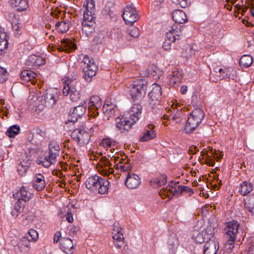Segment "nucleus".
<instances>
[{"label":"nucleus","instance_id":"obj_16","mask_svg":"<svg viewBox=\"0 0 254 254\" xmlns=\"http://www.w3.org/2000/svg\"><path fill=\"white\" fill-rule=\"evenodd\" d=\"M86 104H82L74 108L73 111L70 113L69 116L71 119L69 120L70 122H75L77 119L83 116L86 111Z\"/></svg>","mask_w":254,"mask_h":254},{"label":"nucleus","instance_id":"obj_32","mask_svg":"<svg viewBox=\"0 0 254 254\" xmlns=\"http://www.w3.org/2000/svg\"><path fill=\"white\" fill-rule=\"evenodd\" d=\"M240 193L243 195L248 194L253 189V186L251 183L244 181L240 185Z\"/></svg>","mask_w":254,"mask_h":254},{"label":"nucleus","instance_id":"obj_20","mask_svg":"<svg viewBox=\"0 0 254 254\" xmlns=\"http://www.w3.org/2000/svg\"><path fill=\"white\" fill-rule=\"evenodd\" d=\"M33 188L37 191L42 190L46 186L44 176L41 174H37L33 181Z\"/></svg>","mask_w":254,"mask_h":254},{"label":"nucleus","instance_id":"obj_4","mask_svg":"<svg viewBox=\"0 0 254 254\" xmlns=\"http://www.w3.org/2000/svg\"><path fill=\"white\" fill-rule=\"evenodd\" d=\"M79 59L81 63L87 65L86 67L83 69L84 72L83 78L86 81L90 82L92 77L96 74L98 68V66L95 64L94 60L87 55H81L79 56Z\"/></svg>","mask_w":254,"mask_h":254},{"label":"nucleus","instance_id":"obj_57","mask_svg":"<svg viewBox=\"0 0 254 254\" xmlns=\"http://www.w3.org/2000/svg\"><path fill=\"white\" fill-rule=\"evenodd\" d=\"M100 162L101 163V165L102 167H110L112 166L111 163L109 161V160L106 157L104 156L100 158Z\"/></svg>","mask_w":254,"mask_h":254},{"label":"nucleus","instance_id":"obj_36","mask_svg":"<svg viewBox=\"0 0 254 254\" xmlns=\"http://www.w3.org/2000/svg\"><path fill=\"white\" fill-rule=\"evenodd\" d=\"M86 9L84 12H89L91 14H94L95 10V3L93 0H86L83 5Z\"/></svg>","mask_w":254,"mask_h":254},{"label":"nucleus","instance_id":"obj_31","mask_svg":"<svg viewBox=\"0 0 254 254\" xmlns=\"http://www.w3.org/2000/svg\"><path fill=\"white\" fill-rule=\"evenodd\" d=\"M31 164V160L29 159L22 160L20 161L17 167V171L19 172V174L23 175L26 173L27 170L29 168Z\"/></svg>","mask_w":254,"mask_h":254},{"label":"nucleus","instance_id":"obj_61","mask_svg":"<svg viewBox=\"0 0 254 254\" xmlns=\"http://www.w3.org/2000/svg\"><path fill=\"white\" fill-rule=\"evenodd\" d=\"M66 219L69 223H72L73 221V218L71 212L67 213Z\"/></svg>","mask_w":254,"mask_h":254},{"label":"nucleus","instance_id":"obj_30","mask_svg":"<svg viewBox=\"0 0 254 254\" xmlns=\"http://www.w3.org/2000/svg\"><path fill=\"white\" fill-rule=\"evenodd\" d=\"M171 183L174 185H172L171 186L169 185L166 188H163L160 191L159 193L161 196H162V195L164 194L165 196L169 197H170V195H171V197H172L173 196H177V195L173 194L174 192V190H173V189L175 188V186H176L177 184L179 183V182H176L175 181H172L171 182Z\"/></svg>","mask_w":254,"mask_h":254},{"label":"nucleus","instance_id":"obj_18","mask_svg":"<svg viewBox=\"0 0 254 254\" xmlns=\"http://www.w3.org/2000/svg\"><path fill=\"white\" fill-rule=\"evenodd\" d=\"M141 183L139 177L136 174H128L126 181V186L130 189H134Z\"/></svg>","mask_w":254,"mask_h":254},{"label":"nucleus","instance_id":"obj_64","mask_svg":"<svg viewBox=\"0 0 254 254\" xmlns=\"http://www.w3.org/2000/svg\"><path fill=\"white\" fill-rule=\"evenodd\" d=\"M187 87L185 85H183L181 88V92L183 94H185L187 91Z\"/></svg>","mask_w":254,"mask_h":254},{"label":"nucleus","instance_id":"obj_35","mask_svg":"<svg viewBox=\"0 0 254 254\" xmlns=\"http://www.w3.org/2000/svg\"><path fill=\"white\" fill-rule=\"evenodd\" d=\"M239 63L241 66L248 67L251 66L253 63V58L250 55H243L240 58Z\"/></svg>","mask_w":254,"mask_h":254},{"label":"nucleus","instance_id":"obj_19","mask_svg":"<svg viewBox=\"0 0 254 254\" xmlns=\"http://www.w3.org/2000/svg\"><path fill=\"white\" fill-rule=\"evenodd\" d=\"M218 249L219 246L217 243L209 239L204 246V254H216Z\"/></svg>","mask_w":254,"mask_h":254},{"label":"nucleus","instance_id":"obj_50","mask_svg":"<svg viewBox=\"0 0 254 254\" xmlns=\"http://www.w3.org/2000/svg\"><path fill=\"white\" fill-rule=\"evenodd\" d=\"M7 71L3 67H0V83H3L7 79Z\"/></svg>","mask_w":254,"mask_h":254},{"label":"nucleus","instance_id":"obj_25","mask_svg":"<svg viewBox=\"0 0 254 254\" xmlns=\"http://www.w3.org/2000/svg\"><path fill=\"white\" fill-rule=\"evenodd\" d=\"M147 127L148 128L146 129V131L144 132V135L140 139L141 141L144 142L148 141L156 136V132L153 130L155 127L154 125L150 124Z\"/></svg>","mask_w":254,"mask_h":254},{"label":"nucleus","instance_id":"obj_27","mask_svg":"<svg viewBox=\"0 0 254 254\" xmlns=\"http://www.w3.org/2000/svg\"><path fill=\"white\" fill-rule=\"evenodd\" d=\"M193 190L190 188L185 186H179L177 188H175L173 194L177 195V196L178 197L184 193H188L189 195H190L193 194Z\"/></svg>","mask_w":254,"mask_h":254},{"label":"nucleus","instance_id":"obj_54","mask_svg":"<svg viewBox=\"0 0 254 254\" xmlns=\"http://www.w3.org/2000/svg\"><path fill=\"white\" fill-rule=\"evenodd\" d=\"M101 145L104 148H109L111 147L113 145H115V144L111 139L105 138L103 139L101 142Z\"/></svg>","mask_w":254,"mask_h":254},{"label":"nucleus","instance_id":"obj_39","mask_svg":"<svg viewBox=\"0 0 254 254\" xmlns=\"http://www.w3.org/2000/svg\"><path fill=\"white\" fill-rule=\"evenodd\" d=\"M245 206L252 214L254 215V194L249 197L247 201L245 203Z\"/></svg>","mask_w":254,"mask_h":254},{"label":"nucleus","instance_id":"obj_22","mask_svg":"<svg viewBox=\"0 0 254 254\" xmlns=\"http://www.w3.org/2000/svg\"><path fill=\"white\" fill-rule=\"evenodd\" d=\"M9 2L18 11H24L29 6L27 0H9Z\"/></svg>","mask_w":254,"mask_h":254},{"label":"nucleus","instance_id":"obj_40","mask_svg":"<svg viewBox=\"0 0 254 254\" xmlns=\"http://www.w3.org/2000/svg\"><path fill=\"white\" fill-rule=\"evenodd\" d=\"M57 29H59L61 33H66L69 29V24L65 21L58 22L56 24Z\"/></svg>","mask_w":254,"mask_h":254},{"label":"nucleus","instance_id":"obj_2","mask_svg":"<svg viewBox=\"0 0 254 254\" xmlns=\"http://www.w3.org/2000/svg\"><path fill=\"white\" fill-rule=\"evenodd\" d=\"M205 114L200 108L193 110L188 117L184 130L186 133H192L202 122Z\"/></svg>","mask_w":254,"mask_h":254},{"label":"nucleus","instance_id":"obj_10","mask_svg":"<svg viewBox=\"0 0 254 254\" xmlns=\"http://www.w3.org/2000/svg\"><path fill=\"white\" fill-rule=\"evenodd\" d=\"M122 17L127 24L133 25L138 19V14L135 9L132 6L127 5L125 7Z\"/></svg>","mask_w":254,"mask_h":254},{"label":"nucleus","instance_id":"obj_7","mask_svg":"<svg viewBox=\"0 0 254 254\" xmlns=\"http://www.w3.org/2000/svg\"><path fill=\"white\" fill-rule=\"evenodd\" d=\"M162 90L161 87L156 83L152 85V89L149 93V105L152 109H155L159 105L161 98Z\"/></svg>","mask_w":254,"mask_h":254},{"label":"nucleus","instance_id":"obj_44","mask_svg":"<svg viewBox=\"0 0 254 254\" xmlns=\"http://www.w3.org/2000/svg\"><path fill=\"white\" fill-rule=\"evenodd\" d=\"M49 152L56 153L57 156H59L60 151L59 145L55 142H50L49 144L48 150Z\"/></svg>","mask_w":254,"mask_h":254},{"label":"nucleus","instance_id":"obj_11","mask_svg":"<svg viewBox=\"0 0 254 254\" xmlns=\"http://www.w3.org/2000/svg\"><path fill=\"white\" fill-rule=\"evenodd\" d=\"M90 105L88 107L90 111V116L95 118L99 115L98 110L102 105V101L100 98L97 95L92 96L89 102Z\"/></svg>","mask_w":254,"mask_h":254},{"label":"nucleus","instance_id":"obj_63","mask_svg":"<svg viewBox=\"0 0 254 254\" xmlns=\"http://www.w3.org/2000/svg\"><path fill=\"white\" fill-rule=\"evenodd\" d=\"M115 31V34H117V38L118 39H120V38H121L122 37V32L121 31V30H119V29H117L116 30H114Z\"/></svg>","mask_w":254,"mask_h":254},{"label":"nucleus","instance_id":"obj_13","mask_svg":"<svg viewBox=\"0 0 254 254\" xmlns=\"http://www.w3.org/2000/svg\"><path fill=\"white\" fill-rule=\"evenodd\" d=\"M32 194L28 192L24 187H22L19 190L13 194V198L16 202L20 201L25 205L26 201H28L32 197Z\"/></svg>","mask_w":254,"mask_h":254},{"label":"nucleus","instance_id":"obj_14","mask_svg":"<svg viewBox=\"0 0 254 254\" xmlns=\"http://www.w3.org/2000/svg\"><path fill=\"white\" fill-rule=\"evenodd\" d=\"M172 108L173 110H170L171 112L172 113L171 120L175 121L177 123L181 122L182 119H183L185 116L181 104L179 103H176V104L174 103L172 105Z\"/></svg>","mask_w":254,"mask_h":254},{"label":"nucleus","instance_id":"obj_47","mask_svg":"<svg viewBox=\"0 0 254 254\" xmlns=\"http://www.w3.org/2000/svg\"><path fill=\"white\" fill-rule=\"evenodd\" d=\"M169 248L170 249H173L177 247L178 245L177 239L173 236H171L168 241Z\"/></svg>","mask_w":254,"mask_h":254},{"label":"nucleus","instance_id":"obj_38","mask_svg":"<svg viewBox=\"0 0 254 254\" xmlns=\"http://www.w3.org/2000/svg\"><path fill=\"white\" fill-rule=\"evenodd\" d=\"M24 204L20 201L15 202L13 206V209L11 211V214L13 216L17 217L19 213H21L23 210Z\"/></svg>","mask_w":254,"mask_h":254},{"label":"nucleus","instance_id":"obj_56","mask_svg":"<svg viewBox=\"0 0 254 254\" xmlns=\"http://www.w3.org/2000/svg\"><path fill=\"white\" fill-rule=\"evenodd\" d=\"M30 241H31V240H29L27 237H24L19 243V246L21 248L24 246L27 248H28L30 246Z\"/></svg>","mask_w":254,"mask_h":254},{"label":"nucleus","instance_id":"obj_8","mask_svg":"<svg viewBox=\"0 0 254 254\" xmlns=\"http://www.w3.org/2000/svg\"><path fill=\"white\" fill-rule=\"evenodd\" d=\"M56 153L45 151L44 155L37 158L36 162L45 168H48L57 162Z\"/></svg>","mask_w":254,"mask_h":254},{"label":"nucleus","instance_id":"obj_46","mask_svg":"<svg viewBox=\"0 0 254 254\" xmlns=\"http://www.w3.org/2000/svg\"><path fill=\"white\" fill-rule=\"evenodd\" d=\"M106 106H103V111L104 113H106L107 115L110 114L109 116L111 117L112 115H114L115 113V110L114 106L111 104L106 103Z\"/></svg>","mask_w":254,"mask_h":254},{"label":"nucleus","instance_id":"obj_53","mask_svg":"<svg viewBox=\"0 0 254 254\" xmlns=\"http://www.w3.org/2000/svg\"><path fill=\"white\" fill-rule=\"evenodd\" d=\"M38 237V233L34 229H30L29 230L28 234L26 237L31 241H35Z\"/></svg>","mask_w":254,"mask_h":254},{"label":"nucleus","instance_id":"obj_51","mask_svg":"<svg viewBox=\"0 0 254 254\" xmlns=\"http://www.w3.org/2000/svg\"><path fill=\"white\" fill-rule=\"evenodd\" d=\"M12 28L13 31H14L15 35H19L21 34V27L20 26V23L18 21L15 22L14 23H11Z\"/></svg>","mask_w":254,"mask_h":254},{"label":"nucleus","instance_id":"obj_26","mask_svg":"<svg viewBox=\"0 0 254 254\" xmlns=\"http://www.w3.org/2000/svg\"><path fill=\"white\" fill-rule=\"evenodd\" d=\"M79 85H80V84L79 81L76 80H67L63 90V94L64 96L68 95V94H70L72 88L79 86Z\"/></svg>","mask_w":254,"mask_h":254},{"label":"nucleus","instance_id":"obj_42","mask_svg":"<svg viewBox=\"0 0 254 254\" xmlns=\"http://www.w3.org/2000/svg\"><path fill=\"white\" fill-rule=\"evenodd\" d=\"M121 228H117V229H114L113 234V239L115 241V242H118L119 243H123V240H124V237L123 234L120 232Z\"/></svg>","mask_w":254,"mask_h":254},{"label":"nucleus","instance_id":"obj_3","mask_svg":"<svg viewBox=\"0 0 254 254\" xmlns=\"http://www.w3.org/2000/svg\"><path fill=\"white\" fill-rule=\"evenodd\" d=\"M109 182L100 176H91L87 179L85 185L87 189L90 190H98L100 194L108 192Z\"/></svg>","mask_w":254,"mask_h":254},{"label":"nucleus","instance_id":"obj_58","mask_svg":"<svg viewBox=\"0 0 254 254\" xmlns=\"http://www.w3.org/2000/svg\"><path fill=\"white\" fill-rule=\"evenodd\" d=\"M7 20L11 23H14L16 21H19L15 17V14L14 12H9L7 14L6 16Z\"/></svg>","mask_w":254,"mask_h":254},{"label":"nucleus","instance_id":"obj_6","mask_svg":"<svg viewBox=\"0 0 254 254\" xmlns=\"http://www.w3.org/2000/svg\"><path fill=\"white\" fill-rule=\"evenodd\" d=\"M239 224L237 221H233L229 222L226 228L224 229L225 234L228 239V244L233 247L234 243L235 241L236 236L238 231Z\"/></svg>","mask_w":254,"mask_h":254},{"label":"nucleus","instance_id":"obj_52","mask_svg":"<svg viewBox=\"0 0 254 254\" xmlns=\"http://www.w3.org/2000/svg\"><path fill=\"white\" fill-rule=\"evenodd\" d=\"M94 14H91L89 12H84L82 22H89L90 21H95L93 16Z\"/></svg>","mask_w":254,"mask_h":254},{"label":"nucleus","instance_id":"obj_24","mask_svg":"<svg viewBox=\"0 0 254 254\" xmlns=\"http://www.w3.org/2000/svg\"><path fill=\"white\" fill-rule=\"evenodd\" d=\"M45 61L42 57L35 55H33L28 57V59L26 61V64L28 66H39L45 64Z\"/></svg>","mask_w":254,"mask_h":254},{"label":"nucleus","instance_id":"obj_33","mask_svg":"<svg viewBox=\"0 0 254 254\" xmlns=\"http://www.w3.org/2000/svg\"><path fill=\"white\" fill-rule=\"evenodd\" d=\"M6 37V33L0 32V55L3 54L4 50L8 46V40Z\"/></svg>","mask_w":254,"mask_h":254},{"label":"nucleus","instance_id":"obj_49","mask_svg":"<svg viewBox=\"0 0 254 254\" xmlns=\"http://www.w3.org/2000/svg\"><path fill=\"white\" fill-rule=\"evenodd\" d=\"M127 31L129 35L134 38H137L139 36V30L137 27H133L128 29Z\"/></svg>","mask_w":254,"mask_h":254},{"label":"nucleus","instance_id":"obj_45","mask_svg":"<svg viewBox=\"0 0 254 254\" xmlns=\"http://www.w3.org/2000/svg\"><path fill=\"white\" fill-rule=\"evenodd\" d=\"M167 182V176L166 175H162L159 178H156L152 179L150 183L156 184L158 186H162L165 185Z\"/></svg>","mask_w":254,"mask_h":254},{"label":"nucleus","instance_id":"obj_9","mask_svg":"<svg viewBox=\"0 0 254 254\" xmlns=\"http://www.w3.org/2000/svg\"><path fill=\"white\" fill-rule=\"evenodd\" d=\"M71 137L77 141L80 146L88 144L90 139V135L87 131L79 128L75 129L72 132Z\"/></svg>","mask_w":254,"mask_h":254},{"label":"nucleus","instance_id":"obj_17","mask_svg":"<svg viewBox=\"0 0 254 254\" xmlns=\"http://www.w3.org/2000/svg\"><path fill=\"white\" fill-rule=\"evenodd\" d=\"M45 106L48 108L53 107L57 101V92L54 91L48 90L43 96Z\"/></svg>","mask_w":254,"mask_h":254},{"label":"nucleus","instance_id":"obj_23","mask_svg":"<svg viewBox=\"0 0 254 254\" xmlns=\"http://www.w3.org/2000/svg\"><path fill=\"white\" fill-rule=\"evenodd\" d=\"M172 18L176 23H184L188 21V17L183 11L176 9L172 12Z\"/></svg>","mask_w":254,"mask_h":254},{"label":"nucleus","instance_id":"obj_28","mask_svg":"<svg viewBox=\"0 0 254 254\" xmlns=\"http://www.w3.org/2000/svg\"><path fill=\"white\" fill-rule=\"evenodd\" d=\"M182 77V71H174L170 75L168 83L171 86H175L177 83L181 81Z\"/></svg>","mask_w":254,"mask_h":254},{"label":"nucleus","instance_id":"obj_41","mask_svg":"<svg viewBox=\"0 0 254 254\" xmlns=\"http://www.w3.org/2000/svg\"><path fill=\"white\" fill-rule=\"evenodd\" d=\"M19 127L13 125L8 128L6 132V134L10 137H13L19 133Z\"/></svg>","mask_w":254,"mask_h":254},{"label":"nucleus","instance_id":"obj_37","mask_svg":"<svg viewBox=\"0 0 254 254\" xmlns=\"http://www.w3.org/2000/svg\"><path fill=\"white\" fill-rule=\"evenodd\" d=\"M79 88L80 85L79 86L74 87L72 88L70 93V98L72 101L76 102L80 99L81 95L79 91Z\"/></svg>","mask_w":254,"mask_h":254},{"label":"nucleus","instance_id":"obj_48","mask_svg":"<svg viewBox=\"0 0 254 254\" xmlns=\"http://www.w3.org/2000/svg\"><path fill=\"white\" fill-rule=\"evenodd\" d=\"M173 3L179 5L181 7L185 8L190 4V0H171Z\"/></svg>","mask_w":254,"mask_h":254},{"label":"nucleus","instance_id":"obj_12","mask_svg":"<svg viewBox=\"0 0 254 254\" xmlns=\"http://www.w3.org/2000/svg\"><path fill=\"white\" fill-rule=\"evenodd\" d=\"M116 128L121 132L128 131L131 128L132 125L135 123H133L130 119L123 117L117 118L116 119Z\"/></svg>","mask_w":254,"mask_h":254},{"label":"nucleus","instance_id":"obj_60","mask_svg":"<svg viewBox=\"0 0 254 254\" xmlns=\"http://www.w3.org/2000/svg\"><path fill=\"white\" fill-rule=\"evenodd\" d=\"M118 168H120V170L122 171H127L129 170H130V166L128 164L121 165L120 166L118 167Z\"/></svg>","mask_w":254,"mask_h":254},{"label":"nucleus","instance_id":"obj_15","mask_svg":"<svg viewBox=\"0 0 254 254\" xmlns=\"http://www.w3.org/2000/svg\"><path fill=\"white\" fill-rule=\"evenodd\" d=\"M60 248L64 253L67 254H72L74 252L72 241L71 239L68 238H61Z\"/></svg>","mask_w":254,"mask_h":254},{"label":"nucleus","instance_id":"obj_59","mask_svg":"<svg viewBox=\"0 0 254 254\" xmlns=\"http://www.w3.org/2000/svg\"><path fill=\"white\" fill-rule=\"evenodd\" d=\"M61 234L60 232H57L54 235V243H57L59 241H61Z\"/></svg>","mask_w":254,"mask_h":254},{"label":"nucleus","instance_id":"obj_55","mask_svg":"<svg viewBox=\"0 0 254 254\" xmlns=\"http://www.w3.org/2000/svg\"><path fill=\"white\" fill-rule=\"evenodd\" d=\"M33 131L36 134L39 135L43 138H45L46 136V131L41 129L38 127H34Z\"/></svg>","mask_w":254,"mask_h":254},{"label":"nucleus","instance_id":"obj_21","mask_svg":"<svg viewBox=\"0 0 254 254\" xmlns=\"http://www.w3.org/2000/svg\"><path fill=\"white\" fill-rule=\"evenodd\" d=\"M61 45L58 46L59 51L69 53L76 49L75 44L70 39H63Z\"/></svg>","mask_w":254,"mask_h":254},{"label":"nucleus","instance_id":"obj_62","mask_svg":"<svg viewBox=\"0 0 254 254\" xmlns=\"http://www.w3.org/2000/svg\"><path fill=\"white\" fill-rule=\"evenodd\" d=\"M198 151V149L197 148V147L196 146H194L192 148H190L189 150V153L190 154H194L195 152V151Z\"/></svg>","mask_w":254,"mask_h":254},{"label":"nucleus","instance_id":"obj_43","mask_svg":"<svg viewBox=\"0 0 254 254\" xmlns=\"http://www.w3.org/2000/svg\"><path fill=\"white\" fill-rule=\"evenodd\" d=\"M82 33L87 36H91L95 32V28L93 27L88 26L86 24V22H82Z\"/></svg>","mask_w":254,"mask_h":254},{"label":"nucleus","instance_id":"obj_34","mask_svg":"<svg viewBox=\"0 0 254 254\" xmlns=\"http://www.w3.org/2000/svg\"><path fill=\"white\" fill-rule=\"evenodd\" d=\"M206 232L205 231H194L192 234V238L196 243L201 244L204 242L205 239V236Z\"/></svg>","mask_w":254,"mask_h":254},{"label":"nucleus","instance_id":"obj_29","mask_svg":"<svg viewBox=\"0 0 254 254\" xmlns=\"http://www.w3.org/2000/svg\"><path fill=\"white\" fill-rule=\"evenodd\" d=\"M37 74L30 70H23L20 74V78L24 82H28L34 80Z\"/></svg>","mask_w":254,"mask_h":254},{"label":"nucleus","instance_id":"obj_5","mask_svg":"<svg viewBox=\"0 0 254 254\" xmlns=\"http://www.w3.org/2000/svg\"><path fill=\"white\" fill-rule=\"evenodd\" d=\"M182 36V31L180 27L176 25L170 27L166 32V37L162 45L163 48L166 51L170 50L171 44L173 42L179 43Z\"/></svg>","mask_w":254,"mask_h":254},{"label":"nucleus","instance_id":"obj_1","mask_svg":"<svg viewBox=\"0 0 254 254\" xmlns=\"http://www.w3.org/2000/svg\"><path fill=\"white\" fill-rule=\"evenodd\" d=\"M147 82L141 79L135 81L132 84L130 89V95L134 103L129 110L130 119L133 123H136L140 118L142 107L140 102L146 95Z\"/></svg>","mask_w":254,"mask_h":254}]
</instances>
